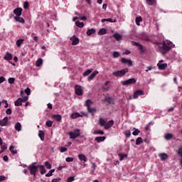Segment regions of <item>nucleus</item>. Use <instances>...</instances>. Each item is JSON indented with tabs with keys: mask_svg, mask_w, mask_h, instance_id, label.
I'll return each mask as SVG.
<instances>
[{
	"mask_svg": "<svg viewBox=\"0 0 182 182\" xmlns=\"http://www.w3.org/2000/svg\"><path fill=\"white\" fill-rule=\"evenodd\" d=\"M174 48V44L170 41H164L162 43V50H164L163 53H166V52H168L170 49Z\"/></svg>",
	"mask_w": 182,
	"mask_h": 182,
	"instance_id": "obj_1",
	"label": "nucleus"
},
{
	"mask_svg": "<svg viewBox=\"0 0 182 182\" xmlns=\"http://www.w3.org/2000/svg\"><path fill=\"white\" fill-rule=\"evenodd\" d=\"M129 73V68H124L120 70L114 71L112 73L113 76L115 77H122L126 75V73Z\"/></svg>",
	"mask_w": 182,
	"mask_h": 182,
	"instance_id": "obj_2",
	"label": "nucleus"
},
{
	"mask_svg": "<svg viewBox=\"0 0 182 182\" xmlns=\"http://www.w3.org/2000/svg\"><path fill=\"white\" fill-rule=\"evenodd\" d=\"M38 166H36V162L33 163L28 166L31 174L33 176H36V171H38Z\"/></svg>",
	"mask_w": 182,
	"mask_h": 182,
	"instance_id": "obj_3",
	"label": "nucleus"
},
{
	"mask_svg": "<svg viewBox=\"0 0 182 182\" xmlns=\"http://www.w3.org/2000/svg\"><path fill=\"white\" fill-rule=\"evenodd\" d=\"M70 136V139H76L77 137H79L80 136V129H75L74 131L70 132L68 133Z\"/></svg>",
	"mask_w": 182,
	"mask_h": 182,
	"instance_id": "obj_4",
	"label": "nucleus"
},
{
	"mask_svg": "<svg viewBox=\"0 0 182 182\" xmlns=\"http://www.w3.org/2000/svg\"><path fill=\"white\" fill-rule=\"evenodd\" d=\"M29 99V97H23V98H18L16 101L14 102L15 106H22V103L26 102Z\"/></svg>",
	"mask_w": 182,
	"mask_h": 182,
	"instance_id": "obj_5",
	"label": "nucleus"
},
{
	"mask_svg": "<svg viewBox=\"0 0 182 182\" xmlns=\"http://www.w3.org/2000/svg\"><path fill=\"white\" fill-rule=\"evenodd\" d=\"M120 62L121 63H123V65H127V66H133V60L131 59L122 58H121Z\"/></svg>",
	"mask_w": 182,
	"mask_h": 182,
	"instance_id": "obj_6",
	"label": "nucleus"
},
{
	"mask_svg": "<svg viewBox=\"0 0 182 182\" xmlns=\"http://www.w3.org/2000/svg\"><path fill=\"white\" fill-rule=\"evenodd\" d=\"M136 80L134 78H129L125 81H123L122 85V86H129V85H134Z\"/></svg>",
	"mask_w": 182,
	"mask_h": 182,
	"instance_id": "obj_7",
	"label": "nucleus"
},
{
	"mask_svg": "<svg viewBox=\"0 0 182 182\" xmlns=\"http://www.w3.org/2000/svg\"><path fill=\"white\" fill-rule=\"evenodd\" d=\"M159 70H164L167 68V63H165L163 60H159L157 64Z\"/></svg>",
	"mask_w": 182,
	"mask_h": 182,
	"instance_id": "obj_8",
	"label": "nucleus"
},
{
	"mask_svg": "<svg viewBox=\"0 0 182 182\" xmlns=\"http://www.w3.org/2000/svg\"><path fill=\"white\" fill-rule=\"evenodd\" d=\"M75 94L77 96H82V95H83V90L82 89V86L80 85H75Z\"/></svg>",
	"mask_w": 182,
	"mask_h": 182,
	"instance_id": "obj_9",
	"label": "nucleus"
},
{
	"mask_svg": "<svg viewBox=\"0 0 182 182\" xmlns=\"http://www.w3.org/2000/svg\"><path fill=\"white\" fill-rule=\"evenodd\" d=\"M144 95V91L141 90H137L134 92L133 99H137L139 96H143Z\"/></svg>",
	"mask_w": 182,
	"mask_h": 182,
	"instance_id": "obj_10",
	"label": "nucleus"
},
{
	"mask_svg": "<svg viewBox=\"0 0 182 182\" xmlns=\"http://www.w3.org/2000/svg\"><path fill=\"white\" fill-rule=\"evenodd\" d=\"M70 40L72 42V45L75 46L79 44V38H77L76 36H73L70 37Z\"/></svg>",
	"mask_w": 182,
	"mask_h": 182,
	"instance_id": "obj_11",
	"label": "nucleus"
},
{
	"mask_svg": "<svg viewBox=\"0 0 182 182\" xmlns=\"http://www.w3.org/2000/svg\"><path fill=\"white\" fill-rule=\"evenodd\" d=\"M113 124H114V121L113 119L109 120L108 122H106L105 129L109 130V129H110V127H113Z\"/></svg>",
	"mask_w": 182,
	"mask_h": 182,
	"instance_id": "obj_12",
	"label": "nucleus"
},
{
	"mask_svg": "<svg viewBox=\"0 0 182 182\" xmlns=\"http://www.w3.org/2000/svg\"><path fill=\"white\" fill-rule=\"evenodd\" d=\"M22 8H17L14 10V14L16 16H21L22 15Z\"/></svg>",
	"mask_w": 182,
	"mask_h": 182,
	"instance_id": "obj_13",
	"label": "nucleus"
},
{
	"mask_svg": "<svg viewBox=\"0 0 182 182\" xmlns=\"http://www.w3.org/2000/svg\"><path fill=\"white\" fill-rule=\"evenodd\" d=\"M14 19L16 21V22H19L20 23H25V19L21 17V16H14Z\"/></svg>",
	"mask_w": 182,
	"mask_h": 182,
	"instance_id": "obj_14",
	"label": "nucleus"
},
{
	"mask_svg": "<svg viewBox=\"0 0 182 182\" xmlns=\"http://www.w3.org/2000/svg\"><path fill=\"white\" fill-rule=\"evenodd\" d=\"M77 156L79 160H80V161H83V163H86V161H87V159L86 158V156H85V154H78Z\"/></svg>",
	"mask_w": 182,
	"mask_h": 182,
	"instance_id": "obj_15",
	"label": "nucleus"
},
{
	"mask_svg": "<svg viewBox=\"0 0 182 182\" xmlns=\"http://www.w3.org/2000/svg\"><path fill=\"white\" fill-rule=\"evenodd\" d=\"M159 156L162 161H165V160H167V159H168V155L165 153L159 154Z\"/></svg>",
	"mask_w": 182,
	"mask_h": 182,
	"instance_id": "obj_16",
	"label": "nucleus"
},
{
	"mask_svg": "<svg viewBox=\"0 0 182 182\" xmlns=\"http://www.w3.org/2000/svg\"><path fill=\"white\" fill-rule=\"evenodd\" d=\"M96 75H99V71L95 70L89 77H88V80H93L95 79V77Z\"/></svg>",
	"mask_w": 182,
	"mask_h": 182,
	"instance_id": "obj_17",
	"label": "nucleus"
},
{
	"mask_svg": "<svg viewBox=\"0 0 182 182\" xmlns=\"http://www.w3.org/2000/svg\"><path fill=\"white\" fill-rule=\"evenodd\" d=\"M7 123H8V117H6L3 119L0 120V126L1 127L6 126Z\"/></svg>",
	"mask_w": 182,
	"mask_h": 182,
	"instance_id": "obj_18",
	"label": "nucleus"
},
{
	"mask_svg": "<svg viewBox=\"0 0 182 182\" xmlns=\"http://www.w3.org/2000/svg\"><path fill=\"white\" fill-rule=\"evenodd\" d=\"M14 128L16 132H21V130H22V124H21V122H17L16 123Z\"/></svg>",
	"mask_w": 182,
	"mask_h": 182,
	"instance_id": "obj_19",
	"label": "nucleus"
},
{
	"mask_svg": "<svg viewBox=\"0 0 182 182\" xmlns=\"http://www.w3.org/2000/svg\"><path fill=\"white\" fill-rule=\"evenodd\" d=\"M95 140L97 143H101V141H105V140H106V136H97Z\"/></svg>",
	"mask_w": 182,
	"mask_h": 182,
	"instance_id": "obj_20",
	"label": "nucleus"
},
{
	"mask_svg": "<svg viewBox=\"0 0 182 182\" xmlns=\"http://www.w3.org/2000/svg\"><path fill=\"white\" fill-rule=\"evenodd\" d=\"M113 37L116 39V41H122V39H123V36H122V34H119L117 33H115L113 35Z\"/></svg>",
	"mask_w": 182,
	"mask_h": 182,
	"instance_id": "obj_21",
	"label": "nucleus"
},
{
	"mask_svg": "<svg viewBox=\"0 0 182 182\" xmlns=\"http://www.w3.org/2000/svg\"><path fill=\"white\" fill-rule=\"evenodd\" d=\"M52 118L56 120V122H60L62 120V116L60 114L52 115Z\"/></svg>",
	"mask_w": 182,
	"mask_h": 182,
	"instance_id": "obj_22",
	"label": "nucleus"
},
{
	"mask_svg": "<svg viewBox=\"0 0 182 182\" xmlns=\"http://www.w3.org/2000/svg\"><path fill=\"white\" fill-rule=\"evenodd\" d=\"M12 54L6 53V55L4 57V59H5V60H12Z\"/></svg>",
	"mask_w": 182,
	"mask_h": 182,
	"instance_id": "obj_23",
	"label": "nucleus"
},
{
	"mask_svg": "<svg viewBox=\"0 0 182 182\" xmlns=\"http://www.w3.org/2000/svg\"><path fill=\"white\" fill-rule=\"evenodd\" d=\"M71 119H77V117H82V115L79 112H74L70 115Z\"/></svg>",
	"mask_w": 182,
	"mask_h": 182,
	"instance_id": "obj_24",
	"label": "nucleus"
},
{
	"mask_svg": "<svg viewBox=\"0 0 182 182\" xmlns=\"http://www.w3.org/2000/svg\"><path fill=\"white\" fill-rule=\"evenodd\" d=\"M106 120L103 118H100L99 119V124L100 126L105 127H106Z\"/></svg>",
	"mask_w": 182,
	"mask_h": 182,
	"instance_id": "obj_25",
	"label": "nucleus"
},
{
	"mask_svg": "<svg viewBox=\"0 0 182 182\" xmlns=\"http://www.w3.org/2000/svg\"><path fill=\"white\" fill-rule=\"evenodd\" d=\"M93 33H96V30L95 28H90L87 31V35L88 36L93 35Z\"/></svg>",
	"mask_w": 182,
	"mask_h": 182,
	"instance_id": "obj_26",
	"label": "nucleus"
},
{
	"mask_svg": "<svg viewBox=\"0 0 182 182\" xmlns=\"http://www.w3.org/2000/svg\"><path fill=\"white\" fill-rule=\"evenodd\" d=\"M142 21H143V18H141V16H138L135 18V22L137 26H140V22H141Z\"/></svg>",
	"mask_w": 182,
	"mask_h": 182,
	"instance_id": "obj_27",
	"label": "nucleus"
},
{
	"mask_svg": "<svg viewBox=\"0 0 182 182\" xmlns=\"http://www.w3.org/2000/svg\"><path fill=\"white\" fill-rule=\"evenodd\" d=\"M38 136H39L41 140H42V141H43V140L45 139V132L43 131H39Z\"/></svg>",
	"mask_w": 182,
	"mask_h": 182,
	"instance_id": "obj_28",
	"label": "nucleus"
},
{
	"mask_svg": "<svg viewBox=\"0 0 182 182\" xmlns=\"http://www.w3.org/2000/svg\"><path fill=\"white\" fill-rule=\"evenodd\" d=\"M132 45L134 46H137L140 50H143V46H141L140 43L132 41Z\"/></svg>",
	"mask_w": 182,
	"mask_h": 182,
	"instance_id": "obj_29",
	"label": "nucleus"
},
{
	"mask_svg": "<svg viewBox=\"0 0 182 182\" xmlns=\"http://www.w3.org/2000/svg\"><path fill=\"white\" fill-rule=\"evenodd\" d=\"M164 139L166 140H171V139H173V135L172 134L170 133H167L164 135Z\"/></svg>",
	"mask_w": 182,
	"mask_h": 182,
	"instance_id": "obj_30",
	"label": "nucleus"
},
{
	"mask_svg": "<svg viewBox=\"0 0 182 182\" xmlns=\"http://www.w3.org/2000/svg\"><path fill=\"white\" fill-rule=\"evenodd\" d=\"M43 63V60H42V58L38 59V60L36 62V65L38 68H39V66H42Z\"/></svg>",
	"mask_w": 182,
	"mask_h": 182,
	"instance_id": "obj_31",
	"label": "nucleus"
},
{
	"mask_svg": "<svg viewBox=\"0 0 182 182\" xmlns=\"http://www.w3.org/2000/svg\"><path fill=\"white\" fill-rule=\"evenodd\" d=\"M9 150H10L11 154H16V153H18V151H16V149H15V146H11L9 147Z\"/></svg>",
	"mask_w": 182,
	"mask_h": 182,
	"instance_id": "obj_32",
	"label": "nucleus"
},
{
	"mask_svg": "<svg viewBox=\"0 0 182 182\" xmlns=\"http://www.w3.org/2000/svg\"><path fill=\"white\" fill-rule=\"evenodd\" d=\"M41 171V174H45L46 173V169H45V166L43 165L38 166Z\"/></svg>",
	"mask_w": 182,
	"mask_h": 182,
	"instance_id": "obj_33",
	"label": "nucleus"
},
{
	"mask_svg": "<svg viewBox=\"0 0 182 182\" xmlns=\"http://www.w3.org/2000/svg\"><path fill=\"white\" fill-rule=\"evenodd\" d=\"M101 22H111L114 23L116 22V19L112 20V18H104L101 20Z\"/></svg>",
	"mask_w": 182,
	"mask_h": 182,
	"instance_id": "obj_34",
	"label": "nucleus"
},
{
	"mask_svg": "<svg viewBox=\"0 0 182 182\" xmlns=\"http://www.w3.org/2000/svg\"><path fill=\"white\" fill-rule=\"evenodd\" d=\"M107 33V30L106 28H101L98 32V35H106Z\"/></svg>",
	"mask_w": 182,
	"mask_h": 182,
	"instance_id": "obj_35",
	"label": "nucleus"
},
{
	"mask_svg": "<svg viewBox=\"0 0 182 182\" xmlns=\"http://www.w3.org/2000/svg\"><path fill=\"white\" fill-rule=\"evenodd\" d=\"M118 156L119 157L120 161H123V160L124 159H127V154H119Z\"/></svg>",
	"mask_w": 182,
	"mask_h": 182,
	"instance_id": "obj_36",
	"label": "nucleus"
},
{
	"mask_svg": "<svg viewBox=\"0 0 182 182\" xmlns=\"http://www.w3.org/2000/svg\"><path fill=\"white\" fill-rule=\"evenodd\" d=\"M92 105H93V102H92V100H86L85 106H87V109H89V107H90V106H92Z\"/></svg>",
	"mask_w": 182,
	"mask_h": 182,
	"instance_id": "obj_37",
	"label": "nucleus"
},
{
	"mask_svg": "<svg viewBox=\"0 0 182 182\" xmlns=\"http://www.w3.org/2000/svg\"><path fill=\"white\" fill-rule=\"evenodd\" d=\"M53 173H55V169L50 170L48 173L46 174V177H52V176H53Z\"/></svg>",
	"mask_w": 182,
	"mask_h": 182,
	"instance_id": "obj_38",
	"label": "nucleus"
},
{
	"mask_svg": "<svg viewBox=\"0 0 182 182\" xmlns=\"http://www.w3.org/2000/svg\"><path fill=\"white\" fill-rule=\"evenodd\" d=\"M141 143H143V139L141 137H138L136 139V146H139V145L141 144Z\"/></svg>",
	"mask_w": 182,
	"mask_h": 182,
	"instance_id": "obj_39",
	"label": "nucleus"
},
{
	"mask_svg": "<svg viewBox=\"0 0 182 182\" xmlns=\"http://www.w3.org/2000/svg\"><path fill=\"white\" fill-rule=\"evenodd\" d=\"M76 26H78V28H83L85 26V23L83 22H80L79 21L75 22Z\"/></svg>",
	"mask_w": 182,
	"mask_h": 182,
	"instance_id": "obj_40",
	"label": "nucleus"
},
{
	"mask_svg": "<svg viewBox=\"0 0 182 182\" xmlns=\"http://www.w3.org/2000/svg\"><path fill=\"white\" fill-rule=\"evenodd\" d=\"M147 5L153 6L156 4V0H146Z\"/></svg>",
	"mask_w": 182,
	"mask_h": 182,
	"instance_id": "obj_41",
	"label": "nucleus"
},
{
	"mask_svg": "<svg viewBox=\"0 0 182 182\" xmlns=\"http://www.w3.org/2000/svg\"><path fill=\"white\" fill-rule=\"evenodd\" d=\"M92 72H93V69H89L87 70H86L85 72L83 73V76H87L88 75H90V73H92Z\"/></svg>",
	"mask_w": 182,
	"mask_h": 182,
	"instance_id": "obj_42",
	"label": "nucleus"
},
{
	"mask_svg": "<svg viewBox=\"0 0 182 182\" xmlns=\"http://www.w3.org/2000/svg\"><path fill=\"white\" fill-rule=\"evenodd\" d=\"M23 43V39H18L16 42V44L18 46V48H21V45Z\"/></svg>",
	"mask_w": 182,
	"mask_h": 182,
	"instance_id": "obj_43",
	"label": "nucleus"
},
{
	"mask_svg": "<svg viewBox=\"0 0 182 182\" xmlns=\"http://www.w3.org/2000/svg\"><path fill=\"white\" fill-rule=\"evenodd\" d=\"M112 56L115 59L117 58H120V53H119L117 51H114L113 53H112Z\"/></svg>",
	"mask_w": 182,
	"mask_h": 182,
	"instance_id": "obj_44",
	"label": "nucleus"
},
{
	"mask_svg": "<svg viewBox=\"0 0 182 182\" xmlns=\"http://www.w3.org/2000/svg\"><path fill=\"white\" fill-rule=\"evenodd\" d=\"M6 149H8V145L6 144H4L3 145H1V153H4V151H5Z\"/></svg>",
	"mask_w": 182,
	"mask_h": 182,
	"instance_id": "obj_45",
	"label": "nucleus"
},
{
	"mask_svg": "<svg viewBox=\"0 0 182 182\" xmlns=\"http://www.w3.org/2000/svg\"><path fill=\"white\" fill-rule=\"evenodd\" d=\"M134 132H132L133 136H139V134L140 133V130L134 128Z\"/></svg>",
	"mask_w": 182,
	"mask_h": 182,
	"instance_id": "obj_46",
	"label": "nucleus"
},
{
	"mask_svg": "<svg viewBox=\"0 0 182 182\" xmlns=\"http://www.w3.org/2000/svg\"><path fill=\"white\" fill-rule=\"evenodd\" d=\"M45 166H46V168H48V170H50V168H52V165L49 163V161H46V162H45Z\"/></svg>",
	"mask_w": 182,
	"mask_h": 182,
	"instance_id": "obj_47",
	"label": "nucleus"
},
{
	"mask_svg": "<svg viewBox=\"0 0 182 182\" xmlns=\"http://www.w3.org/2000/svg\"><path fill=\"white\" fill-rule=\"evenodd\" d=\"M124 134H125V137L129 139V137H130V136H132V132H130V130H127L124 132Z\"/></svg>",
	"mask_w": 182,
	"mask_h": 182,
	"instance_id": "obj_48",
	"label": "nucleus"
},
{
	"mask_svg": "<svg viewBox=\"0 0 182 182\" xmlns=\"http://www.w3.org/2000/svg\"><path fill=\"white\" fill-rule=\"evenodd\" d=\"M59 150L60 153H65V151H68V148L63 147V146H60Z\"/></svg>",
	"mask_w": 182,
	"mask_h": 182,
	"instance_id": "obj_49",
	"label": "nucleus"
},
{
	"mask_svg": "<svg viewBox=\"0 0 182 182\" xmlns=\"http://www.w3.org/2000/svg\"><path fill=\"white\" fill-rule=\"evenodd\" d=\"M93 134H105V132H103L102 130H97L95 132H93Z\"/></svg>",
	"mask_w": 182,
	"mask_h": 182,
	"instance_id": "obj_50",
	"label": "nucleus"
},
{
	"mask_svg": "<svg viewBox=\"0 0 182 182\" xmlns=\"http://www.w3.org/2000/svg\"><path fill=\"white\" fill-rule=\"evenodd\" d=\"M52 124H53V122L50 120L47 121L46 123V126H47V127H52Z\"/></svg>",
	"mask_w": 182,
	"mask_h": 182,
	"instance_id": "obj_51",
	"label": "nucleus"
},
{
	"mask_svg": "<svg viewBox=\"0 0 182 182\" xmlns=\"http://www.w3.org/2000/svg\"><path fill=\"white\" fill-rule=\"evenodd\" d=\"M90 113H96V108H91L90 107L87 108Z\"/></svg>",
	"mask_w": 182,
	"mask_h": 182,
	"instance_id": "obj_52",
	"label": "nucleus"
},
{
	"mask_svg": "<svg viewBox=\"0 0 182 182\" xmlns=\"http://www.w3.org/2000/svg\"><path fill=\"white\" fill-rule=\"evenodd\" d=\"M9 83H10V85H13V83H15V78L14 77H10L8 80Z\"/></svg>",
	"mask_w": 182,
	"mask_h": 182,
	"instance_id": "obj_53",
	"label": "nucleus"
},
{
	"mask_svg": "<svg viewBox=\"0 0 182 182\" xmlns=\"http://www.w3.org/2000/svg\"><path fill=\"white\" fill-rule=\"evenodd\" d=\"M25 93L27 95V96L28 97L29 95H31V88L30 87H27L25 90H24Z\"/></svg>",
	"mask_w": 182,
	"mask_h": 182,
	"instance_id": "obj_54",
	"label": "nucleus"
},
{
	"mask_svg": "<svg viewBox=\"0 0 182 182\" xmlns=\"http://www.w3.org/2000/svg\"><path fill=\"white\" fill-rule=\"evenodd\" d=\"M178 154L181 156V158L182 159V146H181L179 147V149H178Z\"/></svg>",
	"mask_w": 182,
	"mask_h": 182,
	"instance_id": "obj_55",
	"label": "nucleus"
},
{
	"mask_svg": "<svg viewBox=\"0 0 182 182\" xmlns=\"http://www.w3.org/2000/svg\"><path fill=\"white\" fill-rule=\"evenodd\" d=\"M74 159L72 157H67L65 159V161H67V163H72V161H73Z\"/></svg>",
	"mask_w": 182,
	"mask_h": 182,
	"instance_id": "obj_56",
	"label": "nucleus"
},
{
	"mask_svg": "<svg viewBox=\"0 0 182 182\" xmlns=\"http://www.w3.org/2000/svg\"><path fill=\"white\" fill-rule=\"evenodd\" d=\"M23 8H24V9H28V8H29V3L28 1L24 2Z\"/></svg>",
	"mask_w": 182,
	"mask_h": 182,
	"instance_id": "obj_57",
	"label": "nucleus"
},
{
	"mask_svg": "<svg viewBox=\"0 0 182 182\" xmlns=\"http://www.w3.org/2000/svg\"><path fill=\"white\" fill-rule=\"evenodd\" d=\"M72 181H75V177L73 176H70L67 179V182H72Z\"/></svg>",
	"mask_w": 182,
	"mask_h": 182,
	"instance_id": "obj_58",
	"label": "nucleus"
},
{
	"mask_svg": "<svg viewBox=\"0 0 182 182\" xmlns=\"http://www.w3.org/2000/svg\"><path fill=\"white\" fill-rule=\"evenodd\" d=\"M62 178H54L51 181V182H60L61 181Z\"/></svg>",
	"mask_w": 182,
	"mask_h": 182,
	"instance_id": "obj_59",
	"label": "nucleus"
},
{
	"mask_svg": "<svg viewBox=\"0 0 182 182\" xmlns=\"http://www.w3.org/2000/svg\"><path fill=\"white\" fill-rule=\"evenodd\" d=\"M78 19H80L81 21H86V16H82L79 15Z\"/></svg>",
	"mask_w": 182,
	"mask_h": 182,
	"instance_id": "obj_60",
	"label": "nucleus"
},
{
	"mask_svg": "<svg viewBox=\"0 0 182 182\" xmlns=\"http://www.w3.org/2000/svg\"><path fill=\"white\" fill-rule=\"evenodd\" d=\"M2 103H5L4 104L5 105L4 107H6V108L8 107V106H9V105L8 104V102L5 100H2Z\"/></svg>",
	"mask_w": 182,
	"mask_h": 182,
	"instance_id": "obj_61",
	"label": "nucleus"
},
{
	"mask_svg": "<svg viewBox=\"0 0 182 182\" xmlns=\"http://www.w3.org/2000/svg\"><path fill=\"white\" fill-rule=\"evenodd\" d=\"M6 114H12V109H7L6 111Z\"/></svg>",
	"mask_w": 182,
	"mask_h": 182,
	"instance_id": "obj_62",
	"label": "nucleus"
},
{
	"mask_svg": "<svg viewBox=\"0 0 182 182\" xmlns=\"http://www.w3.org/2000/svg\"><path fill=\"white\" fill-rule=\"evenodd\" d=\"M6 79H5L4 77H0V85L1 83H4Z\"/></svg>",
	"mask_w": 182,
	"mask_h": 182,
	"instance_id": "obj_63",
	"label": "nucleus"
},
{
	"mask_svg": "<svg viewBox=\"0 0 182 182\" xmlns=\"http://www.w3.org/2000/svg\"><path fill=\"white\" fill-rule=\"evenodd\" d=\"M106 102H108V103H111L112 102V98L110 97H106L105 98Z\"/></svg>",
	"mask_w": 182,
	"mask_h": 182,
	"instance_id": "obj_64",
	"label": "nucleus"
}]
</instances>
